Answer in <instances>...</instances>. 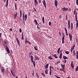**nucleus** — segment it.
Here are the masks:
<instances>
[{
    "mask_svg": "<svg viewBox=\"0 0 78 78\" xmlns=\"http://www.w3.org/2000/svg\"><path fill=\"white\" fill-rule=\"evenodd\" d=\"M70 20H68V28L69 29H70Z\"/></svg>",
    "mask_w": 78,
    "mask_h": 78,
    "instance_id": "9d476101",
    "label": "nucleus"
},
{
    "mask_svg": "<svg viewBox=\"0 0 78 78\" xmlns=\"http://www.w3.org/2000/svg\"><path fill=\"white\" fill-rule=\"evenodd\" d=\"M67 62V61L66 60H64L63 61V62H64V63H66Z\"/></svg>",
    "mask_w": 78,
    "mask_h": 78,
    "instance_id": "f704fd0d",
    "label": "nucleus"
},
{
    "mask_svg": "<svg viewBox=\"0 0 78 78\" xmlns=\"http://www.w3.org/2000/svg\"><path fill=\"white\" fill-rule=\"evenodd\" d=\"M48 59H50L51 60V59H53V58H51V56H49L48 57Z\"/></svg>",
    "mask_w": 78,
    "mask_h": 78,
    "instance_id": "c85d7f7f",
    "label": "nucleus"
},
{
    "mask_svg": "<svg viewBox=\"0 0 78 78\" xmlns=\"http://www.w3.org/2000/svg\"><path fill=\"white\" fill-rule=\"evenodd\" d=\"M45 72L46 74H48V69H46V70L45 71Z\"/></svg>",
    "mask_w": 78,
    "mask_h": 78,
    "instance_id": "b1692460",
    "label": "nucleus"
},
{
    "mask_svg": "<svg viewBox=\"0 0 78 78\" xmlns=\"http://www.w3.org/2000/svg\"><path fill=\"white\" fill-rule=\"evenodd\" d=\"M34 75V73L33 72V73H32V76H33Z\"/></svg>",
    "mask_w": 78,
    "mask_h": 78,
    "instance_id": "864d4df0",
    "label": "nucleus"
},
{
    "mask_svg": "<svg viewBox=\"0 0 78 78\" xmlns=\"http://www.w3.org/2000/svg\"><path fill=\"white\" fill-rule=\"evenodd\" d=\"M76 58L77 59H78V55H76Z\"/></svg>",
    "mask_w": 78,
    "mask_h": 78,
    "instance_id": "5fc2aeb1",
    "label": "nucleus"
},
{
    "mask_svg": "<svg viewBox=\"0 0 78 78\" xmlns=\"http://www.w3.org/2000/svg\"><path fill=\"white\" fill-rule=\"evenodd\" d=\"M51 67H50V71L49 72V75L50 76H51Z\"/></svg>",
    "mask_w": 78,
    "mask_h": 78,
    "instance_id": "4be33fe9",
    "label": "nucleus"
},
{
    "mask_svg": "<svg viewBox=\"0 0 78 78\" xmlns=\"http://www.w3.org/2000/svg\"><path fill=\"white\" fill-rule=\"evenodd\" d=\"M73 54L74 56H75V55H76V53H75V50H73Z\"/></svg>",
    "mask_w": 78,
    "mask_h": 78,
    "instance_id": "a878e982",
    "label": "nucleus"
},
{
    "mask_svg": "<svg viewBox=\"0 0 78 78\" xmlns=\"http://www.w3.org/2000/svg\"><path fill=\"white\" fill-rule=\"evenodd\" d=\"M30 61L31 62L33 63L34 66L35 67L36 66V62H35V61H33V55L31 56Z\"/></svg>",
    "mask_w": 78,
    "mask_h": 78,
    "instance_id": "f257e3e1",
    "label": "nucleus"
},
{
    "mask_svg": "<svg viewBox=\"0 0 78 78\" xmlns=\"http://www.w3.org/2000/svg\"><path fill=\"white\" fill-rule=\"evenodd\" d=\"M11 73L12 75L14 77H15V76H16V74H15V73H14V71L12 70H11Z\"/></svg>",
    "mask_w": 78,
    "mask_h": 78,
    "instance_id": "7ed1b4c3",
    "label": "nucleus"
},
{
    "mask_svg": "<svg viewBox=\"0 0 78 78\" xmlns=\"http://www.w3.org/2000/svg\"><path fill=\"white\" fill-rule=\"evenodd\" d=\"M55 5L56 8H57V6H58V1H57L56 0H55Z\"/></svg>",
    "mask_w": 78,
    "mask_h": 78,
    "instance_id": "20e7f679",
    "label": "nucleus"
},
{
    "mask_svg": "<svg viewBox=\"0 0 78 78\" xmlns=\"http://www.w3.org/2000/svg\"><path fill=\"white\" fill-rule=\"evenodd\" d=\"M62 53H61L60 55V56L59 58L60 59H61L62 58Z\"/></svg>",
    "mask_w": 78,
    "mask_h": 78,
    "instance_id": "412c9836",
    "label": "nucleus"
},
{
    "mask_svg": "<svg viewBox=\"0 0 78 78\" xmlns=\"http://www.w3.org/2000/svg\"><path fill=\"white\" fill-rule=\"evenodd\" d=\"M53 56H54V58H58V56H56V54H55L54 55H53Z\"/></svg>",
    "mask_w": 78,
    "mask_h": 78,
    "instance_id": "393cba45",
    "label": "nucleus"
},
{
    "mask_svg": "<svg viewBox=\"0 0 78 78\" xmlns=\"http://www.w3.org/2000/svg\"><path fill=\"white\" fill-rule=\"evenodd\" d=\"M76 25H78V20L76 21Z\"/></svg>",
    "mask_w": 78,
    "mask_h": 78,
    "instance_id": "4d7b16f0",
    "label": "nucleus"
},
{
    "mask_svg": "<svg viewBox=\"0 0 78 78\" xmlns=\"http://www.w3.org/2000/svg\"><path fill=\"white\" fill-rule=\"evenodd\" d=\"M17 16V13H16V14L14 15V19H16V17Z\"/></svg>",
    "mask_w": 78,
    "mask_h": 78,
    "instance_id": "c756f323",
    "label": "nucleus"
},
{
    "mask_svg": "<svg viewBox=\"0 0 78 78\" xmlns=\"http://www.w3.org/2000/svg\"><path fill=\"white\" fill-rule=\"evenodd\" d=\"M37 30H39V29H40V28H39V26H37Z\"/></svg>",
    "mask_w": 78,
    "mask_h": 78,
    "instance_id": "a18cd8bd",
    "label": "nucleus"
},
{
    "mask_svg": "<svg viewBox=\"0 0 78 78\" xmlns=\"http://www.w3.org/2000/svg\"><path fill=\"white\" fill-rule=\"evenodd\" d=\"M6 48L7 50V52L8 53H9V50L8 47L7 46H6Z\"/></svg>",
    "mask_w": 78,
    "mask_h": 78,
    "instance_id": "f8f14e48",
    "label": "nucleus"
},
{
    "mask_svg": "<svg viewBox=\"0 0 78 78\" xmlns=\"http://www.w3.org/2000/svg\"><path fill=\"white\" fill-rule=\"evenodd\" d=\"M34 2L35 3V6H37V5H38V2H37V0H34Z\"/></svg>",
    "mask_w": 78,
    "mask_h": 78,
    "instance_id": "1a4fd4ad",
    "label": "nucleus"
},
{
    "mask_svg": "<svg viewBox=\"0 0 78 78\" xmlns=\"http://www.w3.org/2000/svg\"><path fill=\"white\" fill-rule=\"evenodd\" d=\"M65 53L67 55H69V51H66Z\"/></svg>",
    "mask_w": 78,
    "mask_h": 78,
    "instance_id": "72a5a7b5",
    "label": "nucleus"
},
{
    "mask_svg": "<svg viewBox=\"0 0 78 78\" xmlns=\"http://www.w3.org/2000/svg\"><path fill=\"white\" fill-rule=\"evenodd\" d=\"M76 54L78 55V51H76Z\"/></svg>",
    "mask_w": 78,
    "mask_h": 78,
    "instance_id": "774afa93",
    "label": "nucleus"
},
{
    "mask_svg": "<svg viewBox=\"0 0 78 78\" xmlns=\"http://www.w3.org/2000/svg\"><path fill=\"white\" fill-rule=\"evenodd\" d=\"M16 41H17V44L19 45V46H20V42L19 41V39H18V38H16Z\"/></svg>",
    "mask_w": 78,
    "mask_h": 78,
    "instance_id": "9b49d317",
    "label": "nucleus"
},
{
    "mask_svg": "<svg viewBox=\"0 0 78 78\" xmlns=\"http://www.w3.org/2000/svg\"><path fill=\"white\" fill-rule=\"evenodd\" d=\"M27 43H28L30 45H31V43H30V42L29 41H27Z\"/></svg>",
    "mask_w": 78,
    "mask_h": 78,
    "instance_id": "8fccbe9b",
    "label": "nucleus"
},
{
    "mask_svg": "<svg viewBox=\"0 0 78 78\" xmlns=\"http://www.w3.org/2000/svg\"><path fill=\"white\" fill-rule=\"evenodd\" d=\"M51 22H49V25H51Z\"/></svg>",
    "mask_w": 78,
    "mask_h": 78,
    "instance_id": "13d9d810",
    "label": "nucleus"
},
{
    "mask_svg": "<svg viewBox=\"0 0 78 78\" xmlns=\"http://www.w3.org/2000/svg\"><path fill=\"white\" fill-rule=\"evenodd\" d=\"M39 3H41V0H39Z\"/></svg>",
    "mask_w": 78,
    "mask_h": 78,
    "instance_id": "0e129e2a",
    "label": "nucleus"
},
{
    "mask_svg": "<svg viewBox=\"0 0 78 78\" xmlns=\"http://www.w3.org/2000/svg\"><path fill=\"white\" fill-rule=\"evenodd\" d=\"M15 10H17V4L16 3H15Z\"/></svg>",
    "mask_w": 78,
    "mask_h": 78,
    "instance_id": "aec40b11",
    "label": "nucleus"
},
{
    "mask_svg": "<svg viewBox=\"0 0 78 78\" xmlns=\"http://www.w3.org/2000/svg\"><path fill=\"white\" fill-rule=\"evenodd\" d=\"M63 58L64 59H68V58L66 57V56H63Z\"/></svg>",
    "mask_w": 78,
    "mask_h": 78,
    "instance_id": "5701e85b",
    "label": "nucleus"
},
{
    "mask_svg": "<svg viewBox=\"0 0 78 78\" xmlns=\"http://www.w3.org/2000/svg\"><path fill=\"white\" fill-rule=\"evenodd\" d=\"M60 70H61V71H64V70H63V69H60Z\"/></svg>",
    "mask_w": 78,
    "mask_h": 78,
    "instance_id": "680f3d73",
    "label": "nucleus"
},
{
    "mask_svg": "<svg viewBox=\"0 0 78 78\" xmlns=\"http://www.w3.org/2000/svg\"><path fill=\"white\" fill-rule=\"evenodd\" d=\"M24 16V13L23 12V18H24V16Z\"/></svg>",
    "mask_w": 78,
    "mask_h": 78,
    "instance_id": "de8ad7c7",
    "label": "nucleus"
},
{
    "mask_svg": "<svg viewBox=\"0 0 78 78\" xmlns=\"http://www.w3.org/2000/svg\"><path fill=\"white\" fill-rule=\"evenodd\" d=\"M68 34L70 38V41H72V37L71 35V34H70V33H69Z\"/></svg>",
    "mask_w": 78,
    "mask_h": 78,
    "instance_id": "0eeeda50",
    "label": "nucleus"
},
{
    "mask_svg": "<svg viewBox=\"0 0 78 78\" xmlns=\"http://www.w3.org/2000/svg\"><path fill=\"white\" fill-rule=\"evenodd\" d=\"M20 18H22V10H20Z\"/></svg>",
    "mask_w": 78,
    "mask_h": 78,
    "instance_id": "cd10ccee",
    "label": "nucleus"
},
{
    "mask_svg": "<svg viewBox=\"0 0 78 78\" xmlns=\"http://www.w3.org/2000/svg\"><path fill=\"white\" fill-rule=\"evenodd\" d=\"M59 63H60V61L57 62V63L58 64H59Z\"/></svg>",
    "mask_w": 78,
    "mask_h": 78,
    "instance_id": "6e6d98bb",
    "label": "nucleus"
},
{
    "mask_svg": "<svg viewBox=\"0 0 78 78\" xmlns=\"http://www.w3.org/2000/svg\"><path fill=\"white\" fill-rule=\"evenodd\" d=\"M60 51V48H58L57 51V53L58 54H59V51Z\"/></svg>",
    "mask_w": 78,
    "mask_h": 78,
    "instance_id": "7c9ffc66",
    "label": "nucleus"
},
{
    "mask_svg": "<svg viewBox=\"0 0 78 78\" xmlns=\"http://www.w3.org/2000/svg\"><path fill=\"white\" fill-rule=\"evenodd\" d=\"M48 65H49V64L48 63L45 65V69H48Z\"/></svg>",
    "mask_w": 78,
    "mask_h": 78,
    "instance_id": "f3484780",
    "label": "nucleus"
},
{
    "mask_svg": "<svg viewBox=\"0 0 78 78\" xmlns=\"http://www.w3.org/2000/svg\"><path fill=\"white\" fill-rule=\"evenodd\" d=\"M34 23H35L36 25H37V20H34Z\"/></svg>",
    "mask_w": 78,
    "mask_h": 78,
    "instance_id": "6ab92c4d",
    "label": "nucleus"
},
{
    "mask_svg": "<svg viewBox=\"0 0 78 78\" xmlns=\"http://www.w3.org/2000/svg\"><path fill=\"white\" fill-rule=\"evenodd\" d=\"M65 30L66 31V35L67 36H68V33H67V30L66 28H65Z\"/></svg>",
    "mask_w": 78,
    "mask_h": 78,
    "instance_id": "4468645a",
    "label": "nucleus"
},
{
    "mask_svg": "<svg viewBox=\"0 0 78 78\" xmlns=\"http://www.w3.org/2000/svg\"><path fill=\"white\" fill-rule=\"evenodd\" d=\"M10 31H12V28L10 29Z\"/></svg>",
    "mask_w": 78,
    "mask_h": 78,
    "instance_id": "052dcab7",
    "label": "nucleus"
},
{
    "mask_svg": "<svg viewBox=\"0 0 78 78\" xmlns=\"http://www.w3.org/2000/svg\"><path fill=\"white\" fill-rule=\"evenodd\" d=\"M24 19L25 21L27 20V15H25L24 16Z\"/></svg>",
    "mask_w": 78,
    "mask_h": 78,
    "instance_id": "2eb2a0df",
    "label": "nucleus"
},
{
    "mask_svg": "<svg viewBox=\"0 0 78 78\" xmlns=\"http://www.w3.org/2000/svg\"><path fill=\"white\" fill-rule=\"evenodd\" d=\"M76 71L77 72V71H78V66H77L76 69Z\"/></svg>",
    "mask_w": 78,
    "mask_h": 78,
    "instance_id": "e433bc0d",
    "label": "nucleus"
},
{
    "mask_svg": "<svg viewBox=\"0 0 78 78\" xmlns=\"http://www.w3.org/2000/svg\"><path fill=\"white\" fill-rule=\"evenodd\" d=\"M61 66L62 69L63 70H64V69H65V65H62V64H61Z\"/></svg>",
    "mask_w": 78,
    "mask_h": 78,
    "instance_id": "6e6552de",
    "label": "nucleus"
},
{
    "mask_svg": "<svg viewBox=\"0 0 78 78\" xmlns=\"http://www.w3.org/2000/svg\"><path fill=\"white\" fill-rule=\"evenodd\" d=\"M34 48L35 50H36L37 51L38 50L37 48H36V47H34Z\"/></svg>",
    "mask_w": 78,
    "mask_h": 78,
    "instance_id": "79ce46f5",
    "label": "nucleus"
},
{
    "mask_svg": "<svg viewBox=\"0 0 78 78\" xmlns=\"http://www.w3.org/2000/svg\"><path fill=\"white\" fill-rule=\"evenodd\" d=\"M75 18H77V13L76 12V13L75 15Z\"/></svg>",
    "mask_w": 78,
    "mask_h": 78,
    "instance_id": "c03bdc74",
    "label": "nucleus"
},
{
    "mask_svg": "<svg viewBox=\"0 0 78 78\" xmlns=\"http://www.w3.org/2000/svg\"><path fill=\"white\" fill-rule=\"evenodd\" d=\"M71 29L72 30V29H73V26H71Z\"/></svg>",
    "mask_w": 78,
    "mask_h": 78,
    "instance_id": "ea45409f",
    "label": "nucleus"
},
{
    "mask_svg": "<svg viewBox=\"0 0 78 78\" xmlns=\"http://www.w3.org/2000/svg\"><path fill=\"white\" fill-rule=\"evenodd\" d=\"M76 22H77V18H75Z\"/></svg>",
    "mask_w": 78,
    "mask_h": 78,
    "instance_id": "338daca9",
    "label": "nucleus"
},
{
    "mask_svg": "<svg viewBox=\"0 0 78 78\" xmlns=\"http://www.w3.org/2000/svg\"><path fill=\"white\" fill-rule=\"evenodd\" d=\"M19 31H20V33H22V29L21 28L20 29Z\"/></svg>",
    "mask_w": 78,
    "mask_h": 78,
    "instance_id": "58836bf2",
    "label": "nucleus"
},
{
    "mask_svg": "<svg viewBox=\"0 0 78 78\" xmlns=\"http://www.w3.org/2000/svg\"><path fill=\"white\" fill-rule=\"evenodd\" d=\"M73 50L72 49H71V53H72V51H73Z\"/></svg>",
    "mask_w": 78,
    "mask_h": 78,
    "instance_id": "bf43d9fd",
    "label": "nucleus"
},
{
    "mask_svg": "<svg viewBox=\"0 0 78 78\" xmlns=\"http://www.w3.org/2000/svg\"><path fill=\"white\" fill-rule=\"evenodd\" d=\"M34 57H35V61L39 60V58L37 57V56H36L35 55H34Z\"/></svg>",
    "mask_w": 78,
    "mask_h": 78,
    "instance_id": "423d86ee",
    "label": "nucleus"
},
{
    "mask_svg": "<svg viewBox=\"0 0 78 78\" xmlns=\"http://www.w3.org/2000/svg\"><path fill=\"white\" fill-rule=\"evenodd\" d=\"M31 52H29V56H31Z\"/></svg>",
    "mask_w": 78,
    "mask_h": 78,
    "instance_id": "37998d69",
    "label": "nucleus"
},
{
    "mask_svg": "<svg viewBox=\"0 0 78 78\" xmlns=\"http://www.w3.org/2000/svg\"><path fill=\"white\" fill-rule=\"evenodd\" d=\"M78 25H76V30H77V29H78Z\"/></svg>",
    "mask_w": 78,
    "mask_h": 78,
    "instance_id": "e2e57ef3",
    "label": "nucleus"
},
{
    "mask_svg": "<svg viewBox=\"0 0 78 78\" xmlns=\"http://www.w3.org/2000/svg\"><path fill=\"white\" fill-rule=\"evenodd\" d=\"M71 26H73V23H71Z\"/></svg>",
    "mask_w": 78,
    "mask_h": 78,
    "instance_id": "69168bd1",
    "label": "nucleus"
},
{
    "mask_svg": "<svg viewBox=\"0 0 78 78\" xmlns=\"http://www.w3.org/2000/svg\"><path fill=\"white\" fill-rule=\"evenodd\" d=\"M76 10H75L73 12V13L74 15H75V14L76 13Z\"/></svg>",
    "mask_w": 78,
    "mask_h": 78,
    "instance_id": "2f4dec72",
    "label": "nucleus"
},
{
    "mask_svg": "<svg viewBox=\"0 0 78 78\" xmlns=\"http://www.w3.org/2000/svg\"><path fill=\"white\" fill-rule=\"evenodd\" d=\"M43 3L45 8L46 9L47 8V5H46V2H45V0H44L43 1Z\"/></svg>",
    "mask_w": 78,
    "mask_h": 78,
    "instance_id": "f03ea898",
    "label": "nucleus"
},
{
    "mask_svg": "<svg viewBox=\"0 0 78 78\" xmlns=\"http://www.w3.org/2000/svg\"><path fill=\"white\" fill-rule=\"evenodd\" d=\"M76 5H78V0H76Z\"/></svg>",
    "mask_w": 78,
    "mask_h": 78,
    "instance_id": "4c0bfd02",
    "label": "nucleus"
},
{
    "mask_svg": "<svg viewBox=\"0 0 78 78\" xmlns=\"http://www.w3.org/2000/svg\"><path fill=\"white\" fill-rule=\"evenodd\" d=\"M64 37H62V44H64Z\"/></svg>",
    "mask_w": 78,
    "mask_h": 78,
    "instance_id": "dca6fc26",
    "label": "nucleus"
},
{
    "mask_svg": "<svg viewBox=\"0 0 78 78\" xmlns=\"http://www.w3.org/2000/svg\"><path fill=\"white\" fill-rule=\"evenodd\" d=\"M1 72L2 73H3V74H4V69H2Z\"/></svg>",
    "mask_w": 78,
    "mask_h": 78,
    "instance_id": "473e14b6",
    "label": "nucleus"
},
{
    "mask_svg": "<svg viewBox=\"0 0 78 78\" xmlns=\"http://www.w3.org/2000/svg\"><path fill=\"white\" fill-rule=\"evenodd\" d=\"M66 20H67V15H66Z\"/></svg>",
    "mask_w": 78,
    "mask_h": 78,
    "instance_id": "603ef678",
    "label": "nucleus"
},
{
    "mask_svg": "<svg viewBox=\"0 0 78 78\" xmlns=\"http://www.w3.org/2000/svg\"><path fill=\"white\" fill-rule=\"evenodd\" d=\"M42 20L43 23H45V20L44 19V17H43L42 18Z\"/></svg>",
    "mask_w": 78,
    "mask_h": 78,
    "instance_id": "a211bd4d",
    "label": "nucleus"
},
{
    "mask_svg": "<svg viewBox=\"0 0 78 78\" xmlns=\"http://www.w3.org/2000/svg\"><path fill=\"white\" fill-rule=\"evenodd\" d=\"M62 10L63 11H68V10H69V9L64 7L62 8Z\"/></svg>",
    "mask_w": 78,
    "mask_h": 78,
    "instance_id": "39448f33",
    "label": "nucleus"
},
{
    "mask_svg": "<svg viewBox=\"0 0 78 78\" xmlns=\"http://www.w3.org/2000/svg\"><path fill=\"white\" fill-rule=\"evenodd\" d=\"M21 39H22V40H23L24 39V38L23 37V36H22Z\"/></svg>",
    "mask_w": 78,
    "mask_h": 78,
    "instance_id": "49530a36",
    "label": "nucleus"
},
{
    "mask_svg": "<svg viewBox=\"0 0 78 78\" xmlns=\"http://www.w3.org/2000/svg\"><path fill=\"white\" fill-rule=\"evenodd\" d=\"M27 41V40H25V44H26V45H27V41Z\"/></svg>",
    "mask_w": 78,
    "mask_h": 78,
    "instance_id": "09e8293b",
    "label": "nucleus"
},
{
    "mask_svg": "<svg viewBox=\"0 0 78 78\" xmlns=\"http://www.w3.org/2000/svg\"><path fill=\"white\" fill-rule=\"evenodd\" d=\"M71 66L72 68H74V66L73 65V61H71Z\"/></svg>",
    "mask_w": 78,
    "mask_h": 78,
    "instance_id": "ddd939ff",
    "label": "nucleus"
},
{
    "mask_svg": "<svg viewBox=\"0 0 78 78\" xmlns=\"http://www.w3.org/2000/svg\"><path fill=\"white\" fill-rule=\"evenodd\" d=\"M41 75L44 77H45V74L44 73H41Z\"/></svg>",
    "mask_w": 78,
    "mask_h": 78,
    "instance_id": "c9c22d12",
    "label": "nucleus"
},
{
    "mask_svg": "<svg viewBox=\"0 0 78 78\" xmlns=\"http://www.w3.org/2000/svg\"><path fill=\"white\" fill-rule=\"evenodd\" d=\"M8 3H6V8H7V7H8Z\"/></svg>",
    "mask_w": 78,
    "mask_h": 78,
    "instance_id": "a19ab883",
    "label": "nucleus"
},
{
    "mask_svg": "<svg viewBox=\"0 0 78 78\" xmlns=\"http://www.w3.org/2000/svg\"><path fill=\"white\" fill-rule=\"evenodd\" d=\"M75 45H73V46L71 47V49L73 50V49L75 48Z\"/></svg>",
    "mask_w": 78,
    "mask_h": 78,
    "instance_id": "bb28decb",
    "label": "nucleus"
},
{
    "mask_svg": "<svg viewBox=\"0 0 78 78\" xmlns=\"http://www.w3.org/2000/svg\"><path fill=\"white\" fill-rule=\"evenodd\" d=\"M50 67H51V68H52V69H53V67H52V66H50Z\"/></svg>",
    "mask_w": 78,
    "mask_h": 78,
    "instance_id": "3c124183",
    "label": "nucleus"
}]
</instances>
